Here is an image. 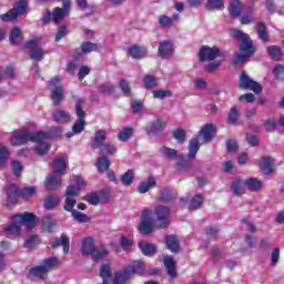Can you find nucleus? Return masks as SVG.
<instances>
[{
  "instance_id": "57",
  "label": "nucleus",
  "mask_w": 284,
  "mask_h": 284,
  "mask_svg": "<svg viewBox=\"0 0 284 284\" xmlns=\"http://www.w3.org/2000/svg\"><path fill=\"white\" fill-rule=\"evenodd\" d=\"M120 246L124 252H131L132 251V242L128 236L122 235L120 239Z\"/></svg>"
},
{
  "instance_id": "12",
  "label": "nucleus",
  "mask_w": 284,
  "mask_h": 284,
  "mask_svg": "<svg viewBox=\"0 0 284 284\" xmlns=\"http://www.w3.org/2000/svg\"><path fill=\"white\" fill-rule=\"evenodd\" d=\"M60 83V77H55L50 81V85H52L53 88V90L51 91V99L54 105H61V101H63V87H59Z\"/></svg>"
},
{
  "instance_id": "49",
  "label": "nucleus",
  "mask_w": 284,
  "mask_h": 284,
  "mask_svg": "<svg viewBox=\"0 0 284 284\" xmlns=\"http://www.w3.org/2000/svg\"><path fill=\"white\" fill-rule=\"evenodd\" d=\"M203 205V196L201 195H195L189 205L190 212H194V210H199Z\"/></svg>"
},
{
  "instance_id": "59",
  "label": "nucleus",
  "mask_w": 284,
  "mask_h": 284,
  "mask_svg": "<svg viewBox=\"0 0 284 284\" xmlns=\"http://www.w3.org/2000/svg\"><path fill=\"white\" fill-rule=\"evenodd\" d=\"M119 85L125 97H130L132 94V88H130V83L128 82V80H120Z\"/></svg>"
},
{
  "instance_id": "43",
  "label": "nucleus",
  "mask_w": 284,
  "mask_h": 284,
  "mask_svg": "<svg viewBox=\"0 0 284 284\" xmlns=\"http://www.w3.org/2000/svg\"><path fill=\"white\" fill-rule=\"evenodd\" d=\"M100 276L103 283H110V278H112V270H110V265L103 264L100 268Z\"/></svg>"
},
{
  "instance_id": "17",
  "label": "nucleus",
  "mask_w": 284,
  "mask_h": 284,
  "mask_svg": "<svg viewBox=\"0 0 284 284\" xmlns=\"http://www.w3.org/2000/svg\"><path fill=\"white\" fill-rule=\"evenodd\" d=\"M174 52V48L172 45V42L170 41H163L159 45L158 54L162 59H168V57H172Z\"/></svg>"
},
{
  "instance_id": "46",
  "label": "nucleus",
  "mask_w": 284,
  "mask_h": 284,
  "mask_svg": "<svg viewBox=\"0 0 284 284\" xmlns=\"http://www.w3.org/2000/svg\"><path fill=\"white\" fill-rule=\"evenodd\" d=\"M39 141L38 145L34 148V152L39 154V156H43V154H48L50 152V144L47 142Z\"/></svg>"
},
{
  "instance_id": "4",
  "label": "nucleus",
  "mask_w": 284,
  "mask_h": 284,
  "mask_svg": "<svg viewBox=\"0 0 284 284\" xmlns=\"http://www.w3.org/2000/svg\"><path fill=\"white\" fill-rule=\"evenodd\" d=\"M59 258L57 257H48L42 261V263L38 266H34L30 270L31 276H34L36 278H40L41 281H45L48 278V274L52 272V270L57 268V265H59Z\"/></svg>"
},
{
  "instance_id": "32",
  "label": "nucleus",
  "mask_w": 284,
  "mask_h": 284,
  "mask_svg": "<svg viewBox=\"0 0 284 284\" xmlns=\"http://www.w3.org/2000/svg\"><path fill=\"white\" fill-rule=\"evenodd\" d=\"M243 12V3L241 0H233L230 7V14L234 19L239 18V16Z\"/></svg>"
},
{
  "instance_id": "53",
  "label": "nucleus",
  "mask_w": 284,
  "mask_h": 284,
  "mask_svg": "<svg viewBox=\"0 0 284 284\" xmlns=\"http://www.w3.org/2000/svg\"><path fill=\"white\" fill-rule=\"evenodd\" d=\"M36 193H37L36 186H27L20 191V195L22 196V199H32Z\"/></svg>"
},
{
  "instance_id": "28",
  "label": "nucleus",
  "mask_w": 284,
  "mask_h": 284,
  "mask_svg": "<svg viewBox=\"0 0 284 284\" xmlns=\"http://www.w3.org/2000/svg\"><path fill=\"white\" fill-rule=\"evenodd\" d=\"M47 187H50V190H57V187H61V176L50 174L45 179Z\"/></svg>"
},
{
  "instance_id": "16",
  "label": "nucleus",
  "mask_w": 284,
  "mask_h": 284,
  "mask_svg": "<svg viewBox=\"0 0 284 284\" xmlns=\"http://www.w3.org/2000/svg\"><path fill=\"white\" fill-rule=\"evenodd\" d=\"M128 54L131 59H144V57H148V49L145 47L132 45L129 47Z\"/></svg>"
},
{
  "instance_id": "56",
  "label": "nucleus",
  "mask_w": 284,
  "mask_h": 284,
  "mask_svg": "<svg viewBox=\"0 0 284 284\" xmlns=\"http://www.w3.org/2000/svg\"><path fill=\"white\" fill-rule=\"evenodd\" d=\"M71 215L77 223H88V221H90V217L87 214L79 211H72Z\"/></svg>"
},
{
  "instance_id": "54",
  "label": "nucleus",
  "mask_w": 284,
  "mask_h": 284,
  "mask_svg": "<svg viewBox=\"0 0 284 284\" xmlns=\"http://www.w3.org/2000/svg\"><path fill=\"white\" fill-rule=\"evenodd\" d=\"M75 114L78 120L85 119V111H83V99H78L75 101Z\"/></svg>"
},
{
  "instance_id": "42",
  "label": "nucleus",
  "mask_w": 284,
  "mask_h": 284,
  "mask_svg": "<svg viewBox=\"0 0 284 284\" xmlns=\"http://www.w3.org/2000/svg\"><path fill=\"white\" fill-rule=\"evenodd\" d=\"M161 201L168 203L176 196V191L170 189H163L159 192Z\"/></svg>"
},
{
  "instance_id": "36",
  "label": "nucleus",
  "mask_w": 284,
  "mask_h": 284,
  "mask_svg": "<svg viewBox=\"0 0 284 284\" xmlns=\"http://www.w3.org/2000/svg\"><path fill=\"white\" fill-rule=\"evenodd\" d=\"M108 254H110V251L105 250L104 247L95 246L90 256L93 258V261H101V258H105Z\"/></svg>"
},
{
  "instance_id": "7",
  "label": "nucleus",
  "mask_w": 284,
  "mask_h": 284,
  "mask_svg": "<svg viewBox=\"0 0 284 284\" xmlns=\"http://www.w3.org/2000/svg\"><path fill=\"white\" fill-rule=\"evenodd\" d=\"M154 214L156 216V227L165 230V227L170 226V216L172 214V210H170V207L159 205L155 207Z\"/></svg>"
},
{
  "instance_id": "21",
  "label": "nucleus",
  "mask_w": 284,
  "mask_h": 284,
  "mask_svg": "<svg viewBox=\"0 0 284 284\" xmlns=\"http://www.w3.org/2000/svg\"><path fill=\"white\" fill-rule=\"evenodd\" d=\"M263 174H272L274 172V160L273 158L266 156L262 159L260 164Z\"/></svg>"
},
{
  "instance_id": "61",
  "label": "nucleus",
  "mask_w": 284,
  "mask_h": 284,
  "mask_svg": "<svg viewBox=\"0 0 284 284\" xmlns=\"http://www.w3.org/2000/svg\"><path fill=\"white\" fill-rule=\"evenodd\" d=\"M81 194V189L79 186L69 185L67 187L65 196L72 199V196H79Z\"/></svg>"
},
{
  "instance_id": "14",
  "label": "nucleus",
  "mask_w": 284,
  "mask_h": 284,
  "mask_svg": "<svg viewBox=\"0 0 284 284\" xmlns=\"http://www.w3.org/2000/svg\"><path fill=\"white\" fill-rule=\"evenodd\" d=\"M108 139V131L100 129L95 131L94 136L91 141L92 150H101Z\"/></svg>"
},
{
  "instance_id": "60",
  "label": "nucleus",
  "mask_w": 284,
  "mask_h": 284,
  "mask_svg": "<svg viewBox=\"0 0 284 284\" xmlns=\"http://www.w3.org/2000/svg\"><path fill=\"white\" fill-rule=\"evenodd\" d=\"M101 154H109L111 156H113V154H116V146L114 144H104L101 149H100Z\"/></svg>"
},
{
  "instance_id": "9",
  "label": "nucleus",
  "mask_w": 284,
  "mask_h": 284,
  "mask_svg": "<svg viewBox=\"0 0 284 284\" xmlns=\"http://www.w3.org/2000/svg\"><path fill=\"white\" fill-rule=\"evenodd\" d=\"M240 90H252L255 94H261V92H263L261 84L247 77L245 71H243L240 77Z\"/></svg>"
},
{
  "instance_id": "6",
  "label": "nucleus",
  "mask_w": 284,
  "mask_h": 284,
  "mask_svg": "<svg viewBox=\"0 0 284 284\" xmlns=\"http://www.w3.org/2000/svg\"><path fill=\"white\" fill-rule=\"evenodd\" d=\"M224 59L227 57V52L221 51L219 47L204 45L200 49V61H214V59Z\"/></svg>"
},
{
  "instance_id": "55",
  "label": "nucleus",
  "mask_w": 284,
  "mask_h": 284,
  "mask_svg": "<svg viewBox=\"0 0 284 284\" xmlns=\"http://www.w3.org/2000/svg\"><path fill=\"white\" fill-rule=\"evenodd\" d=\"M134 181V171L133 170H128L122 176H121V182L123 185H132V182Z\"/></svg>"
},
{
  "instance_id": "37",
  "label": "nucleus",
  "mask_w": 284,
  "mask_h": 284,
  "mask_svg": "<svg viewBox=\"0 0 284 284\" xmlns=\"http://www.w3.org/2000/svg\"><path fill=\"white\" fill-rule=\"evenodd\" d=\"M166 241V247L168 250H170L171 252H179V239L175 235H168L165 237Z\"/></svg>"
},
{
  "instance_id": "34",
  "label": "nucleus",
  "mask_w": 284,
  "mask_h": 284,
  "mask_svg": "<svg viewBox=\"0 0 284 284\" xmlns=\"http://www.w3.org/2000/svg\"><path fill=\"white\" fill-rule=\"evenodd\" d=\"M95 247L94 241L91 237H85L82 244V254H84V256H91Z\"/></svg>"
},
{
  "instance_id": "33",
  "label": "nucleus",
  "mask_w": 284,
  "mask_h": 284,
  "mask_svg": "<svg viewBox=\"0 0 284 284\" xmlns=\"http://www.w3.org/2000/svg\"><path fill=\"white\" fill-rule=\"evenodd\" d=\"M133 134H134V129L132 126H124L118 133V139L119 141H122L123 143H125L126 141H130V139H132Z\"/></svg>"
},
{
  "instance_id": "39",
  "label": "nucleus",
  "mask_w": 284,
  "mask_h": 284,
  "mask_svg": "<svg viewBox=\"0 0 284 284\" xmlns=\"http://www.w3.org/2000/svg\"><path fill=\"white\" fill-rule=\"evenodd\" d=\"M42 227L47 232H52V229L57 227V220L50 215H44L42 217Z\"/></svg>"
},
{
  "instance_id": "23",
  "label": "nucleus",
  "mask_w": 284,
  "mask_h": 284,
  "mask_svg": "<svg viewBox=\"0 0 284 284\" xmlns=\"http://www.w3.org/2000/svg\"><path fill=\"white\" fill-rule=\"evenodd\" d=\"M199 150H201V143L199 142V138H192L189 142V159H194Z\"/></svg>"
},
{
  "instance_id": "48",
  "label": "nucleus",
  "mask_w": 284,
  "mask_h": 284,
  "mask_svg": "<svg viewBox=\"0 0 284 284\" xmlns=\"http://www.w3.org/2000/svg\"><path fill=\"white\" fill-rule=\"evenodd\" d=\"M239 116H240L239 109L236 106H232L229 112L227 122L231 125H236L239 121Z\"/></svg>"
},
{
  "instance_id": "52",
  "label": "nucleus",
  "mask_w": 284,
  "mask_h": 284,
  "mask_svg": "<svg viewBox=\"0 0 284 284\" xmlns=\"http://www.w3.org/2000/svg\"><path fill=\"white\" fill-rule=\"evenodd\" d=\"M85 130V119H81L74 122L72 125L73 134H81Z\"/></svg>"
},
{
  "instance_id": "2",
  "label": "nucleus",
  "mask_w": 284,
  "mask_h": 284,
  "mask_svg": "<svg viewBox=\"0 0 284 284\" xmlns=\"http://www.w3.org/2000/svg\"><path fill=\"white\" fill-rule=\"evenodd\" d=\"M232 37L240 41L241 53H235L234 63L235 65H241V63H245V60L250 59V57L254 54L256 49H254V44L252 43V39H250V36H247L243 31L234 29L232 30Z\"/></svg>"
},
{
  "instance_id": "40",
  "label": "nucleus",
  "mask_w": 284,
  "mask_h": 284,
  "mask_svg": "<svg viewBox=\"0 0 284 284\" xmlns=\"http://www.w3.org/2000/svg\"><path fill=\"white\" fill-rule=\"evenodd\" d=\"M59 203L61 200L57 195H49L44 201L45 210H54V207H59Z\"/></svg>"
},
{
  "instance_id": "20",
  "label": "nucleus",
  "mask_w": 284,
  "mask_h": 284,
  "mask_svg": "<svg viewBox=\"0 0 284 284\" xmlns=\"http://www.w3.org/2000/svg\"><path fill=\"white\" fill-rule=\"evenodd\" d=\"M201 136L204 139V143H210L212 139H214L216 132L214 131V125L212 124H206L205 126L202 128L200 131Z\"/></svg>"
},
{
  "instance_id": "25",
  "label": "nucleus",
  "mask_w": 284,
  "mask_h": 284,
  "mask_svg": "<svg viewBox=\"0 0 284 284\" xmlns=\"http://www.w3.org/2000/svg\"><path fill=\"white\" fill-rule=\"evenodd\" d=\"M125 270H129V274H143L145 272V264L141 261H134L131 265L126 266Z\"/></svg>"
},
{
  "instance_id": "24",
  "label": "nucleus",
  "mask_w": 284,
  "mask_h": 284,
  "mask_svg": "<svg viewBox=\"0 0 284 284\" xmlns=\"http://www.w3.org/2000/svg\"><path fill=\"white\" fill-rule=\"evenodd\" d=\"M68 169V162H65V158H57L53 161V172L54 174H62Z\"/></svg>"
},
{
  "instance_id": "3",
  "label": "nucleus",
  "mask_w": 284,
  "mask_h": 284,
  "mask_svg": "<svg viewBox=\"0 0 284 284\" xmlns=\"http://www.w3.org/2000/svg\"><path fill=\"white\" fill-rule=\"evenodd\" d=\"M12 221V224L4 229L7 234L21 236V227H23V225L27 230H34V227H37V215L32 213L26 212L23 214L13 215Z\"/></svg>"
},
{
  "instance_id": "18",
  "label": "nucleus",
  "mask_w": 284,
  "mask_h": 284,
  "mask_svg": "<svg viewBox=\"0 0 284 284\" xmlns=\"http://www.w3.org/2000/svg\"><path fill=\"white\" fill-rule=\"evenodd\" d=\"M97 50H99V44L94 42H84L81 44V49L75 50L78 54L75 59H79L81 54H90V52H97Z\"/></svg>"
},
{
  "instance_id": "64",
  "label": "nucleus",
  "mask_w": 284,
  "mask_h": 284,
  "mask_svg": "<svg viewBox=\"0 0 284 284\" xmlns=\"http://www.w3.org/2000/svg\"><path fill=\"white\" fill-rule=\"evenodd\" d=\"M273 74L275 77V79H284V65L283 64H277L275 65L274 70H273Z\"/></svg>"
},
{
  "instance_id": "22",
  "label": "nucleus",
  "mask_w": 284,
  "mask_h": 284,
  "mask_svg": "<svg viewBox=\"0 0 284 284\" xmlns=\"http://www.w3.org/2000/svg\"><path fill=\"white\" fill-rule=\"evenodd\" d=\"M256 33L258 39L263 41V43H267L270 41V34H267V27L263 22H257L255 26Z\"/></svg>"
},
{
  "instance_id": "29",
  "label": "nucleus",
  "mask_w": 284,
  "mask_h": 284,
  "mask_svg": "<svg viewBox=\"0 0 284 284\" xmlns=\"http://www.w3.org/2000/svg\"><path fill=\"white\" fill-rule=\"evenodd\" d=\"M9 41L11 45H19L23 41V36H21V29H12L9 36Z\"/></svg>"
},
{
  "instance_id": "1",
  "label": "nucleus",
  "mask_w": 284,
  "mask_h": 284,
  "mask_svg": "<svg viewBox=\"0 0 284 284\" xmlns=\"http://www.w3.org/2000/svg\"><path fill=\"white\" fill-rule=\"evenodd\" d=\"M63 134V130L59 126H53L49 130V132H30L28 129H20L13 131L10 143L11 145L19 146L26 145L28 141H32L33 143H39V141H45L48 139H57V136H61Z\"/></svg>"
},
{
  "instance_id": "30",
  "label": "nucleus",
  "mask_w": 284,
  "mask_h": 284,
  "mask_svg": "<svg viewBox=\"0 0 284 284\" xmlns=\"http://www.w3.org/2000/svg\"><path fill=\"white\" fill-rule=\"evenodd\" d=\"M129 278H132L130 270L124 268L122 273H116L113 280V284H126Z\"/></svg>"
},
{
  "instance_id": "13",
  "label": "nucleus",
  "mask_w": 284,
  "mask_h": 284,
  "mask_svg": "<svg viewBox=\"0 0 284 284\" xmlns=\"http://www.w3.org/2000/svg\"><path fill=\"white\" fill-rule=\"evenodd\" d=\"M160 152L162 156H165V159H169L170 161H174V159H179L178 168H185L187 165V161L185 160V156L179 155V152L174 149L162 146L160 149Z\"/></svg>"
},
{
  "instance_id": "10",
  "label": "nucleus",
  "mask_w": 284,
  "mask_h": 284,
  "mask_svg": "<svg viewBox=\"0 0 284 284\" xmlns=\"http://www.w3.org/2000/svg\"><path fill=\"white\" fill-rule=\"evenodd\" d=\"M62 8L57 7L52 13V19L54 23H59L63 21L65 17H70V12L72 11V2L70 0H61Z\"/></svg>"
},
{
  "instance_id": "51",
  "label": "nucleus",
  "mask_w": 284,
  "mask_h": 284,
  "mask_svg": "<svg viewBox=\"0 0 284 284\" xmlns=\"http://www.w3.org/2000/svg\"><path fill=\"white\" fill-rule=\"evenodd\" d=\"M39 243H41V240L39 239V236H37V235H31V236H29V239L26 241L24 247H28V250H34V247H37V245H39Z\"/></svg>"
},
{
  "instance_id": "11",
  "label": "nucleus",
  "mask_w": 284,
  "mask_h": 284,
  "mask_svg": "<svg viewBox=\"0 0 284 284\" xmlns=\"http://www.w3.org/2000/svg\"><path fill=\"white\" fill-rule=\"evenodd\" d=\"M140 232H142V234H152V232H154V217H152V211H150V209H144L142 212Z\"/></svg>"
},
{
  "instance_id": "19",
  "label": "nucleus",
  "mask_w": 284,
  "mask_h": 284,
  "mask_svg": "<svg viewBox=\"0 0 284 284\" xmlns=\"http://www.w3.org/2000/svg\"><path fill=\"white\" fill-rule=\"evenodd\" d=\"M164 265L166 267V272L171 278H176V262L170 255L164 256Z\"/></svg>"
},
{
  "instance_id": "35",
  "label": "nucleus",
  "mask_w": 284,
  "mask_h": 284,
  "mask_svg": "<svg viewBox=\"0 0 284 284\" xmlns=\"http://www.w3.org/2000/svg\"><path fill=\"white\" fill-rule=\"evenodd\" d=\"M139 248L141 250L144 256H152V254L156 253V246L154 244L141 242L139 244Z\"/></svg>"
},
{
  "instance_id": "15",
  "label": "nucleus",
  "mask_w": 284,
  "mask_h": 284,
  "mask_svg": "<svg viewBox=\"0 0 284 284\" xmlns=\"http://www.w3.org/2000/svg\"><path fill=\"white\" fill-rule=\"evenodd\" d=\"M61 246L63 247L64 254H68V252H70V239L65 234H62L60 237H55L51 242L52 248L61 247Z\"/></svg>"
},
{
  "instance_id": "45",
  "label": "nucleus",
  "mask_w": 284,
  "mask_h": 284,
  "mask_svg": "<svg viewBox=\"0 0 284 284\" xmlns=\"http://www.w3.org/2000/svg\"><path fill=\"white\" fill-rule=\"evenodd\" d=\"M97 168L99 172H108L110 170V160L106 156L99 158Z\"/></svg>"
},
{
  "instance_id": "47",
  "label": "nucleus",
  "mask_w": 284,
  "mask_h": 284,
  "mask_svg": "<svg viewBox=\"0 0 284 284\" xmlns=\"http://www.w3.org/2000/svg\"><path fill=\"white\" fill-rule=\"evenodd\" d=\"M98 92H100V94L110 97V94H113L114 92V85H112L111 83L100 84L98 85Z\"/></svg>"
},
{
  "instance_id": "38",
  "label": "nucleus",
  "mask_w": 284,
  "mask_h": 284,
  "mask_svg": "<svg viewBox=\"0 0 284 284\" xmlns=\"http://www.w3.org/2000/svg\"><path fill=\"white\" fill-rule=\"evenodd\" d=\"M267 53H268V57L273 59V61H281V59H283V51L281 50V48L276 45L268 47Z\"/></svg>"
},
{
  "instance_id": "62",
  "label": "nucleus",
  "mask_w": 284,
  "mask_h": 284,
  "mask_svg": "<svg viewBox=\"0 0 284 284\" xmlns=\"http://www.w3.org/2000/svg\"><path fill=\"white\" fill-rule=\"evenodd\" d=\"M143 81H144V85L148 90H150L152 88H156V85H158L156 78H154V75H145Z\"/></svg>"
},
{
  "instance_id": "26",
  "label": "nucleus",
  "mask_w": 284,
  "mask_h": 284,
  "mask_svg": "<svg viewBox=\"0 0 284 284\" xmlns=\"http://www.w3.org/2000/svg\"><path fill=\"white\" fill-rule=\"evenodd\" d=\"M155 186H156V180H154V178H149L148 181L140 183L138 192L140 194H146V192H150V190H152V187H155Z\"/></svg>"
},
{
  "instance_id": "50",
  "label": "nucleus",
  "mask_w": 284,
  "mask_h": 284,
  "mask_svg": "<svg viewBox=\"0 0 284 284\" xmlns=\"http://www.w3.org/2000/svg\"><path fill=\"white\" fill-rule=\"evenodd\" d=\"M131 110L133 114H141L145 110V106H143V102L141 100H132Z\"/></svg>"
},
{
  "instance_id": "63",
  "label": "nucleus",
  "mask_w": 284,
  "mask_h": 284,
  "mask_svg": "<svg viewBox=\"0 0 284 284\" xmlns=\"http://www.w3.org/2000/svg\"><path fill=\"white\" fill-rule=\"evenodd\" d=\"M223 6V0H207L206 8L207 10H221Z\"/></svg>"
},
{
  "instance_id": "27",
  "label": "nucleus",
  "mask_w": 284,
  "mask_h": 284,
  "mask_svg": "<svg viewBox=\"0 0 284 284\" xmlns=\"http://www.w3.org/2000/svg\"><path fill=\"white\" fill-rule=\"evenodd\" d=\"M55 123H70V113L63 110H57L52 114Z\"/></svg>"
},
{
  "instance_id": "5",
  "label": "nucleus",
  "mask_w": 284,
  "mask_h": 284,
  "mask_svg": "<svg viewBox=\"0 0 284 284\" xmlns=\"http://www.w3.org/2000/svg\"><path fill=\"white\" fill-rule=\"evenodd\" d=\"M41 38H34L26 42L24 48L29 50L30 59L32 61H43L45 57V50L41 48Z\"/></svg>"
},
{
  "instance_id": "41",
  "label": "nucleus",
  "mask_w": 284,
  "mask_h": 284,
  "mask_svg": "<svg viewBox=\"0 0 284 284\" xmlns=\"http://www.w3.org/2000/svg\"><path fill=\"white\" fill-rule=\"evenodd\" d=\"M245 185L251 192H258L263 187V182L257 179L251 178L245 181Z\"/></svg>"
},
{
  "instance_id": "58",
  "label": "nucleus",
  "mask_w": 284,
  "mask_h": 284,
  "mask_svg": "<svg viewBox=\"0 0 284 284\" xmlns=\"http://www.w3.org/2000/svg\"><path fill=\"white\" fill-rule=\"evenodd\" d=\"M74 205H77V200H74V197H65L64 200V210L65 212H77V210H74Z\"/></svg>"
},
{
  "instance_id": "44",
  "label": "nucleus",
  "mask_w": 284,
  "mask_h": 284,
  "mask_svg": "<svg viewBox=\"0 0 284 284\" xmlns=\"http://www.w3.org/2000/svg\"><path fill=\"white\" fill-rule=\"evenodd\" d=\"M163 130V122L161 120L153 121L148 128L146 132L148 134H158V132H161Z\"/></svg>"
},
{
  "instance_id": "31",
  "label": "nucleus",
  "mask_w": 284,
  "mask_h": 284,
  "mask_svg": "<svg viewBox=\"0 0 284 284\" xmlns=\"http://www.w3.org/2000/svg\"><path fill=\"white\" fill-rule=\"evenodd\" d=\"M231 192L234 194V196H243V194H245V185H243V181H233Z\"/></svg>"
},
{
  "instance_id": "8",
  "label": "nucleus",
  "mask_w": 284,
  "mask_h": 284,
  "mask_svg": "<svg viewBox=\"0 0 284 284\" xmlns=\"http://www.w3.org/2000/svg\"><path fill=\"white\" fill-rule=\"evenodd\" d=\"M28 8V1L20 0L12 10H10L8 13L2 14L0 19L4 22L8 21H14L18 17H21L26 12Z\"/></svg>"
}]
</instances>
